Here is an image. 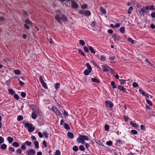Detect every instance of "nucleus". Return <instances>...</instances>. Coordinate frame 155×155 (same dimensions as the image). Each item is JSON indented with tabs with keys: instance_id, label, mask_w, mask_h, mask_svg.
<instances>
[{
	"instance_id": "nucleus-1",
	"label": "nucleus",
	"mask_w": 155,
	"mask_h": 155,
	"mask_svg": "<svg viewBox=\"0 0 155 155\" xmlns=\"http://www.w3.org/2000/svg\"><path fill=\"white\" fill-rule=\"evenodd\" d=\"M55 19L58 22H60L61 20L64 22L66 21L67 20L66 16L64 15H62L61 17H60L59 15L57 14L55 17Z\"/></svg>"
},
{
	"instance_id": "nucleus-2",
	"label": "nucleus",
	"mask_w": 155,
	"mask_h": 155,
	"mask_svg": "<svg viewBox=\"0 0 155 155\" xmlns=\"http://www.w3.org/2000/svg\"><path fill=\"white\" fill-rule=\"evenodd\" d=\"M52 110L56 115H58L60 117H62V114L56 107H53L52 108Z\"/></svg>"
},
{
	"instance_id": "nucleus-3",
	"label": "nucleus",
	"mask_w": 155,
	"mask_h": 155,
	"mask_svg": "<svg viewBox=\"0 0 155 155\" xmlns=\"http://www.w3.org/2000/svg\"><path fill=\"white\" fill-rule=\"evenodd\" d=\"M148 10V9H146V6L145 7H143L139 11V12L140 15L144 16L145 15L144 13L147 12L146 10Z\"/></svg>"
},
{
	"instance_id": "nucleus-4",
	"label": "nucleus",
	"mask_w": 155,
	"mask_h": 155,
	"mask_svg": "<svg viewBox=\"0 0 155 155\" xmlns=\"http://www.w3.org/2000/svg\"><path fill=\"white\" fill-rule=\"evenodd\" d=\"M71 5L74 9L77 8L78 7V4L76 3L74 0H71Z\"/></svg>"
},
{
	"instance_id": "nucleus-5",
	"label": "nucleus",
	"mask_w": 155,
	"mask_h": 155,
	"mask_svg": "<svg viewBox=\"0 0 155 155\" xmlns=\"http://www.w3.org/2000/svg\"><path fill=\"white\" fill-rule=\"evenodd\" d=\"M112 37L114 38V41L116 42H118L121 39L120 37L117 36L115 34H114L112 35Z\"/></svg>"
},
{
	"instance_id": "nucleus-6",
	"label": "nucleus",
	"mask_w": 155,
	"mask_h": 155,
	"mask_svg": "<svg viewBox=\"0 0 155 155\" xmlns=\"http://www.w3.org/2000/svg\"><path fill=\"white\" fill-rule=\"evenodd\" d=\"M106 106L107 107L112 108L113 107V104L110 101H107L106 102Z\"/></svg>"
},
{
	"instance_id": "nucleus-7",
	"label": "nucleus",
	"mask_w": 155,
	"mask_h": 155,
	"mask_svg": "<svg viewBox=\"0 0 155 155\" xmlns=\"http://www.w3.org/2000/svg\"><path fill=\"white\" fill-rule=\"evenodd\" d=\"M103 70L104 72H107L109 71V69L110 68L109 66L106 65H103L102 66Z\"/></svg>"
},
{
	"instance_id": "nucleus-8",
	"label": "nucleus",
	"mask_w": 155,
	"mask_h": 155,
	"mask_svg": "<svg viewBox=\"0 0 155 155\" xmlns=\"http://www.w3.org/2000/svg\"><path fill=\"white\" fill-rule=\"evenodd\" d=\"M35 152L33 149H30L27 152V154L28 155H34Z\"/></svg>"
},
{
	"instance_id": "nucleus-9",
	"label": "nucleus",
	"mask_w": 155,
	"mask_h": 155,
	"mask_svg": "<svg viewBox=\"0 0 155 155\" xmlns=\"http://www.w3.org/2000/svg\"><path fill=\"white\" fill-rule=\"evenodd\" d=\"M118 88L120 91H122L123 92H126V89L121 85H119V86H118Z\"/></svg>"
},
{
	"instance_id": "nucleus-10",
	"label": "nucleus",
	"mask_w": 155,
	"mask_h": 155,
	"mask_svg": "<svg viewBox=\"0 0 155 155\" xmlns=\"http://www.w3.org/2000/svg\"><path fill=\"white\" fill-rule=\"evenodd\" d=\"M91 12L89 10H86L84 11V15L87 16H90L91 15Z\"/></svg>"
},
{
	"instance_id": "nucleus-11",
	"label": "nucleus",
	"mask_w": 155,
	"mask_h": 155,
	"mask_svg": "<svg viewBox=\"0 0 155 155\" xmlns=\"http://www.w3.org/2000/svg\"><path fill=\"white\" fill-rule=\"evenodd\" d=\"M146 9L150 10H154L155 9L154 6L153 5H151L150 6H146Z\"/></svg>"
},
{
	"instance_id": "nucleus-12",
	"label": "nucleus",
	"mask_w": 155,
	"mask_h": 155,
	"mask_svg": "<svg viewBox=\"0 0 155 155\" xmlns=\"http://www.w3.org/2000/svg\"><path fill=\"white\" fill-rule=\"evenodd\" d=\"M68 136L71 139H73L74 138V135L71 132H68Z\"/></svg>"
},
{
	"instance_id": "nucleus-13",
	"label": "nucleus",
	"mask_w": 155,
	"mask_h": 155,
	"mask_svg": "<svg viewBox=\"0 0 155 155\" xmlns=\"http://www.w3.org/2000/svg\"><path fill=\"white\" fill-rule=\"evenodd\" d=\"M91 71V70L86 69L84 71V74L85 75H87Z\"/></svg>"
},
{
	"instance_id": "nucleus-14",
	"label": "nucleus",
	"mask_w": 155,
	"mask_h": 155,
	"mask_svg": "<svg viewBox=\"0 0 155 155\" xmlns=\"http://www.w3.org/2000/svg\"><path fill=\"white\" fill-rule=\"evenodd\" d=\"M25 22L28 25H32V22L31 21L28 19H26L25 21Z\"/></svg>"
},
{
	"instance_id": "nucleus-15",
	"label": "nucleus",
	"mask_w": 155,
	"mask_h": 155,
	"mask_svg": "<svg viewBox=\"0 0 155 155\" xmlns=\"http://www.w3.org/2000/svg\"><path fill=\"white\" fill-rule=\"evenodd\" d=\"M83 138L81 137V135L79 137L77 138V141L78 143H81L82 141L83 140Z\"/></svg>"
},
{
	"instance_id": "nucleus-16",
	"label": "nucleus",
	"mask_w": 155,
	"mask_h": 155,
	"mask_svg": "<svg viewBox=\"0 0 155 155\" xmlns=\"http://www.w3.org/2000/svg\"><path fill=\"white\" fill-rule=\"evenodd\" d=\"M130 124L131 125H132L134 127L137 128L139 127L138 125L136 123H133L132 122H130Z\"/></svg>"
},
{
	"instance_id": "nucleus-17",
	"label": "nucleus",
	"mask_w": 155,
	"mask_h": 155,
	"mask_svg": "<svg viewBox=\"0 0 155 155\" xmlns=\"http://www.w3.org/2000/svg\"><path fill=\"white\" fill-rule=\"evenodd\" d=\"M31 117L33 119H35L37 117V115L35 113L32 112L31 114Z\"/></svg>"
},
{
	"instance_id": "nucleus-18",
	"label": "nucleus",
	"mask_w": 155,
	"mask_h": 155,
	"mask_svg": "<svg viewBox=\"0 0 155 155\" xmlns=\"http://www.w3.org/2000/svg\"><path fill=\"white\" fill-rule=\"evenodd\" d=\"M139 91L144 96H147V94L145 93L141 89H140Z\"/></svg>"
},
{
	"instance_id": "nucleus-19",
	"label": "nucleus",
	"mask_w": 155,
	"mask_h": 155,
	"mask_svg": "<svg viewBox=\"0 0 155 155\" xmlns=\"http://www.w3.org/2000/svg\"><path fill=\"white\" fill-rule=\"evenodd\" d=\"M91 80L93 82H96L97 83H100V81L95 78H91Z\"/></svg>"
},
{
	"instance_id": "nucleus-20",
	"label": "nucleus",
	"mask_w": 155,
	"mask_h": 155,
	"mask_svg": "<svg viewBox=\"0 0 155 155\" xmlns=\"http://www.w3.org/2000/svg\"><path fill=\"white\" fill-rule=\"evenodd\" d=\"M32 125L31 124H29L28 123H26L25 125V126L26 127H27V128L29 129V128H30L32 126Z\"/></svg>"
},
{
	"instance_id": "nucleus-21",
	"label": "nucleus",
	"mask_w": 155,
	"mask_h": 155,
	"mask_svg": "<svg viewBox=\"0 0 155 155\" xmlns=\"http://www.w3.org/2000/svg\"><path fill=\"white\" fill-rule=\"evenodd\" d=\"M12 146L15 147H18L19 146L18 143L17 142H14L12 143Z\"/></svg>"
},
{
	"instance_id": "nucleus-22",
	"label": "nucleus",
	"mask_w": 155,
	"mask_h": 155,
	"mask_svg": "<svg viewBox=\"0 0 155 155\" xmlns=\"http://www.w3.org/2000/svg\"><path fill=\"white\" fill-rule=\"evenodd\" d=\"M81 137L84 140H89L88 137L86 135H81Z\"/></svg>"
},
{
	"instance_id": "nucleus-23",
	"label": "nucleus",
	"mask_w": 155,
	"mask_h": 155,
	"mask_svg": "<svg viewBox=\"0 0 155 155\" xmlns=\"http://www.w3.org/2000/svg\"><path fill=\"white\" fill-rule=\"evenodd\" d=\"M89 49L91 52L93 54H94L95 53V51L94 50L93 48L91 46L89 47Z\"/></svg>"
},
{
	"instance_id": "nucleus-24",
	"label": "nucleus",
	"mask_w": 155,
	"mask_h": 155,
	"mask_svg": "<svg viewBox=\"0 0 155 155\" xmlns=\"http://www.w3.org/2000/svg\"><path fill=\"white\" fill-rule=\"evenodd\" d=\"M34 145L35 148H39L38 142V141H35L34 142Z\"/></svg>"
},
{
	"instance_id": "nucleus-25",
	"label": "nucleus",
	"mask_w": 155,
	"mask_h": 155,
	"mask_svg": "<svg viewBox=\"0 0 155 155\" xmlns=\"http://www.w3.org/2000/svg\"><path fill=\"white\" fill-rule=\"evenodd\" d=\"M9 143H11L14 140L13 139L10 137H7Z\"/></svg>"
},
{
	"instance_id": "nucleus-26",
	"label": "nucleus",
	"mask_w": 155,
	"mask_h": 155,
	"mask_svg": "<svg viewBox=\"0 0 155 155\" xmlns=\"http://www.w3.org/2000/svg\"><path fill=\"white\" fill-rule=\"evenodd\" d=\"M7 147V145L6 144H3L0 147V148L2 150H5L6 149Z\"/></svg>"
},
{
	"instance_id": "nucleus-27",
	"label": "nucleus",
	"mask_w": 155,
	"mask_h": 155,
	"mask_svg": "<svg viewBox=\"0 0 155 155\" xmlns=\"http://www.w3.org/2000/svg\"><path fill=\"white\" fill-rule=\"evenodd\" d=\"M9 93L11 95H13L15 93V92L12 89H8Z\"/></svg>"
},
{
	"instance_id": "nucleus-28",
	"label": "nucleus",
	"mask_w": 155,
	"mask_h": 155,
	"mask_svg": "<svg viewBox=\"0 0 155 155\" xmlns=\"http://www.w3.org/2000/svg\"><path fill=\"white\" fill-rule=\"evenodd\" d=\"M100 60L102 61H104L106 60L105 56L101 55L100 58Z\"/></svg>"
},
{
	"instance_id": "nucleus-29",
	"label": "nucleus",
	"mask_w": 155,
	"mask_h": 155,
	"mask_svg": "<svg viewBox=\"0 0 155 155\" xmlns=\"http://www.w3.org/2000/svg\"><path fill=\"white\" fill-rule=\"evenodd\" d=\"M120 31L121 33H124L125 31V27H121L120 29Z\"/></svg>"
},
{
	"instance_id": "nucleus-30",
	"label": "nucleus",
	"mask_w": 155,
	"mask_h": 155,
	"mask_svg": "<svg viewBox=\"0 0 155 155\" xmlns=\"http://www.w3.org/2000/svg\"><path fill=\"white\" fill-rule=\"evenodd\" d=\"M100 10L101 12L104 14H105L106 13V11L104 9L103 7H101L100 8Z\"/></svg>"
},
{
	"instance_id": "nucleus-31",
	"label": "nucleus",
	"mask_w": 155,
	"mask_h": 155,
	"mask_svg": "<svg viewBox=\"0 0 155 155\" xmlns=\"http://www.w3.org/2000/svg\"><path fill=\"white\" fill-rule=\"evenodd\" d=\"M79 43L80 45L82 46H84L85 45L84 41L82 40H81L79 41Z\"/></svg>"
},
{
	"instance_id": "nucleus-32",
	"label": "nucleus",
	"mask_w": 155,
	"mask_h": 155,
	"mask_svg": "<svg viewBox=\"0 0 155 155\" xmlns=\"http://www.w3.org/2000/svg\"><path fill=\"white\" fill-rule=\"evenodd\" d=\"M24 144H26L28 146H30L31 144V143L30 141H27L24 143Z\"/></svg>"
},
{
	"instance_id": "nucleus-33",
	"label": "nucleus",
	"mask_w": 155,
	"mask_h": 155,
	"mask_svg": "<svg viewBox=\"0 0 155 155\" xmlns=\"http://www.w3.org/2000/svg\"><path fill=\"white\" fill-rule=\"evenodd\" d=\"M78 52L79 54H81L82 56H85L84 53L81 49H79L78 50Z\"/></svg>"
},
{
	"instance_id": "nucleus-34",
	"label": "nucleus",
	"mask_w": 155,
	"mask_h": 155,
	"mask_svg": "<svg viewBox=\"0 0 155 155\" xmlns=\"http://www.w3.org/2000/svg\"><path fill=\"white\" fill-rule=\"evenodd\" d=\"M86 65L87 67V68L88 69L87 70H91V71H92V68L91 66L90 65L89 63H87L86 64Z\"/></svg>"
},
{
	"instance_id": "nucleus-35",
	"label": "nucleus",
	"mask_w": 155,
	"mask_h": 155,
	"mask_svg": "<svg viewBox=\"0 0 155 155\" xmlns=\"http://www.w3.org/2000/svg\"><path fill=\"white\" fill-rule=\"evenodd\" d=\"M23 119V117L21 115H18L17 117V120L20 121L22 120Z\"/></svg>"
},
{
	"instance_id": "nucleus-36",
	"label": "nucleus",
	"mask_w": 155,
	"mask_h": 155,
	"mask_svg": "<svg viewBox=\"0 0 155 155\" xmlns=\"http://www.w3.org/2000/svg\"><path fill=\"white\" fill-rule=\"evenodd\" d=\"M64 127L65 129L67 130H70V127L67 124H64Z\"/></svg>"
},
{
	"instance_id": "nucleus-37",
	"label": "nucleus",
	"mask_w": 155,
	"mask_h": 155,
	"mask_svg": "<svg viewBox=\"0 0 155 155\" xmlns=\"http://www.w3.org/2000/svg\"><path fill=\"white\" fill-rule=\"evenodd\" d=\"M79 149L81 150L82 151H84L85 150L84 147L83 145H80L79 146Z\"/></svg>"
},
{
	"instance_id": "nucleus-38",
	"label": "nucleus",
	"mask_w": 155,
	"mask_h": 155,
	"mask_svg": "<svg viewBox=\"0 0 155 155\" xmlns=\"http://www.w3.org/2000/svg\"><path fill=\"white\" fill-rule=\"evenodd\" d=\"M109 126L108 124H106L104 126V129L106 131H108L109 130Z\"/></svg>"
},
{
	"instance_id": "nucleus-39",
	"label": "nucleus",
	"mask_w": 155,
	"mask_h": 155,
	"mask_svg": "<svg viewBox=\"0 0 155 155\" xmlns=\"http://www.w3.org/2000/svg\"><path fill=\"white\" fill-rule=\"evenodd\" d=\"M20 71L18 70H16L14 71V73L16 75L20 74Z\"/></svg>"
},
{
	"instance_id": "nucleus-40",
	"label": "nucleus",
	"mask_w": 155,
	"mask_h": 155,
	"mask_svg": "<svg viewBox=\"0 0 155 155\" xmlns=\"http://www.w3.org/2000/svg\"><path fill=\"white\" fill-rule=\"evenodd\" d=\"M126 81V80H124L123 79L119 80V81L120 82L121 84H126L125 81Z\"/></svg>"
},
{
	"instance_id": "nucleus-41",
	"label": "nucleus",
	"mask_w": 155,
	"mask_h": 155,
	"mask_svg": "<svg viewBox=\"0 0 155 155\" xmlns=\"http://www.w3.org/2000/svg\"><path fill=\"white\" fill-rule=\"evenodd\" d=\"M73 150L77 152L78 150V148L77 146H74L73 148Z\"/></svg>"
},
{
	"instance_id": "nucleus-42",
	"label": "nucleus",
	"mask_w": 155,
	"mask_h": 155,
	"mask_svg": "<svg viewBox=\"0 0 155 155\" xmlns=\"http://www.w3.org/2000/svg\"><path fill=\"white\" fill-rule=\"evenodd\" d=\"M96 23L95 21H92L91 22V25L92 28H94L95 26V25L96 24Z\"/></svg>"
},
{
	"instance_id": "nucleus-43",
	"label": "nucleus",
	"mask_w": 155,
	"mask_h": 155,
	"mask_svg": "<svg viewBox=\"0 0 155 155\" xmlns=\"http://www.w3.org/2000/svg\"><path fill=\"white\" fill-rule=\"evenodd\" d=\"M131 132L134 134H137V131L134 130H131Z\"/></svg>"
},
{
	"instance_id": "nucleus-44",
	"label": "nucleus",
	"mask_w": 155,
	"mask_h": 155,
	"mask_svg": "<svg viewBox=\"0 0 155 155\" xmlns=\"http://www.w3.org/2000/svg\"><path fill=\"white\" fill-rule=\"evenodd\" d=\"M106 143L107 146H110L112 145V142L111 141H109L107 142Z\"/></svg>"
},
{
	"instance_id": "nucleus-45",
	"label": "nucleus",
	"mask_w": 155,
	"mask_h": 155,
	"mask_svg": "<svg viewBox=\"0 0 155 155\" xmlns=\"http://www.w3.org/2000/svg\"><path fill=\"white\" fill-rule=\"evenodd\" d=\"M34 130V128L32 127V126L28 129V131L30 132H31Z\"/></svg>"
},
{
	"instance_id": "nucleus-46",
	"label": "nucleus",
	"mask_w": 155,
	"mask_h": 155,
	"mask_svg": "<svg viewBox=\"0 0 155 155\" xmlns=\"http://www.w3.org/2000/svg\"><path fill=\"white\" fill-rule=\"evenodd\" d=\"M22 153V151L21 150V149H18L16 151V153L18 154H21Z\"/></svg>"
},
{
	"instance_id": "nucleus-47",
	"label": "nucleus",
	"mask_w": 155,
	"mask_h": 155,
	"mask_svg": "<svg viewBox=\"0 0 155 155\" xmlns=\"http://www.w3.org/2000/svg\"><path fill=\"white\" fill-rule=\"evenodd\" d=\"M133 9V7L132 6H130L128 11V14H130L131 12V11H132Z\"/></svg>"
},
{
	"instance_id": "nucleus-48",
	"label": "nucleus",
	"mask_w": 155,
	"mask_h": 155,
	"mask_svg": "<svg viewBox=\"0 0 155 155\" xmlns=\"http://www.w3.org/2000/svg\"><path fill=\"white\" fill-rule=\"evenodd\" d=\"M128 41L132 44L134 43V41L130 38H128Z\"/></svg>"
},
{
	"instance_id": "nucleus-49",
	"label": "nucleus",
	"mask_w": 155,
	"mask_h": 155,
	"mask_svg": "<svg viewBox=\"0 0 155 155\" xmlns=\"http://www.w3.org/2000/svg\"><path fill=\"white\" fill-rule=\"evenodd\" d=\"M111 85L113 86V88H116V86L115 85V83L114 82L112 81L111 82Z\"/></svg>"
},
{
	"instance_id": "nucleus-50",
	"label": "nucleus",
	"mask_w": 155,
	"mask_h": 155,
	"mask_svg": "<svg viewBox=\"0 0 155 155\" xmlns=\"http://www.w3.org/2000/svg\"><path fill=\"white\" fill-rule=\"evenodd\" d=\"M146 102L149 105H150V106H152V104L151 101L150 100L147 99L146 100Z\"/></svg>"
},
{
	"instance_id": "nucleus-51",
	"label": "nucleus",
	"mask_w": 155,
	"mask_h": 155,
	"mask_svg": "<svg viewBox=\"0 0 155 155\" xmlns=\"http://www.w3.org/2000/svg\"><path fill=\"white\" fill-rule=\"evenodd\" d=\"M61 152L59 150L56 151L55 153V155H60Z\"/></svg>"
},
{
	"instance_id": "nucleus-52",
	"label": "nucleus",
	"mask_w": 155,
	"mask_h": 155,
	"mask_svg": "<svg viewBox=\"0 0 155 155\" xmlns=\"http://www.w3.org/2000/svg\"><path fill=\"white\" fill-rule=\"evenodd\" d=\"M133 86L134 87H138V85L137 83L136 82H134L133 84Z\"/></svg>"
},
{
	"instance_id": "nucleus-53",
	"label": "nucleus",
	"mask_w": 155,
	"mask_h": 155,
	"mask_svg": "<svg viewBox=\"0 0 155 155\" xmlns=\"http://www.w3.org/2000/svg\"><path fill=\"white\" fill-rule=\"evenodd\" d=\"M40 79L39 80L41 82V83L42 84V83H43L44 82V81L42 77V76H40Z\"/></svg>"
},
{
	"instance_id": "nucleus-54",
	"label": "nucleus",
	"mask_w": 155,
	"mask_h": 155,
	"mask_svg": "<svg viewBox=\"0 0 155 155\" xmlns=\"http://www.w3.org/2000/svg\"><path fill=\"white\" fill-rule=\"evenodd\" d=\"M40 79L39 80L41 82V83L42 84V83H43L44 82V81L42 77V76H40Z\"/></svg>"
},
{
	"instance_id": "nucleus-55",
	"label": "nucleus",
	"mask_w": 155,
	"mask_h": 155,
	"mask_svg": "<svg viewBox=\"0 0 155 155\" xmlns=\"http://www.w3.org/2000/svg\"><path fill=\"white\" fill-rule=\"evenodd\" d=\"M43 87L45 89H47L48 88L47 86L46 83L44 82L42 84Z\"/></svg>"
},
{
	"instance_id": "nucleus-56",
	"label": "nucleus",
	"mask_w": 155,
	"mask_h": 155,
	"mask_svg": "<svg viewBox=\"0 0 155 155\" xmlns=\"http://www.w3.org/2000/svg\"><path fill=\"white\" fill-rule=\"evenodd\" d=\"M44 135L45 137L46 138H47L48 137V134L46 132H43Z\"/></svg>"
},
{
	"instance_id": "nucleus-57",
	"label": "nucleus",
	"mask_w": 155,
	"mask_h": 155,
	"mask_svg": "<svg viewBox=\"0 0 155 155\" xmlns=\"http://www.w3.org/2000/svg\"><path fill=\"white\" fill-rule=\"evenodd\" d=\"M84 51L86 52H87L89 51V50H88V48L86 46H85L84 47Z\"/></svg>"
},
{
	"instance_id": "nucleus-58",
	"label": "nucleus",
	"mask_w": 155,
	"mask_h": 155,
	"mask_svg": "<svg viewBox=\"0 0 155 155\" xmlns=\"http://www.w3.org/2000/svg\"><path fill=\"white\" fill-rule=\"evenodd\" d=\"M81 8L82 9H86L87 8V5L86 4H84L81 6Z\"/></svg>"
},
{
	"instance_id": "nucleus-59",
	"label": "nucleus",
	"mask_w": 155,
	"mask_h": 155,
	"mask_svg": "<svg viewBox=\"0 0 155 155\" xmlns=\"http://www.w3.org/2000/svg\"><path fill=\"white\" fill-rule=\"evenodd\" d=\"M14 97L17 100H18L19 99V97L18 95L17 94H15L14 95Z\"/></svg>"
},
{
	"instance_id": "nucleus-60",
	"label": "nucleus",
	"mask_w": 155,
	"mask_h": 155,
	"mask_svg": "<svg viewBox=\"0 0 155 155\" xmlns=\"http://www.w3.org/2000/svg\"><path fill=\"white\" fill-rule=\"evenodd\" d=\"M4 142V139L3 137L1 136L0 137V143H3Z\"/></svg>"
},
{
	"instance_id": "nucleus-61",
	"label": "nucleus",
	"mask_w": 155,
	"mask_h": 155,
	"mask_svg": "<svg viewBox=\"0 0 155 155\" xmlns=\"http://www.w3.org/2000/svg\"><path fill=\"white\" fill-rule=\"evenodd\" d=\"M19 84L21 86H23L25 84V83L24 82H22L21 81L20 79L18 80Z\"/></svg>"
},
{
	"instance_id": "nucleus-62",
	"label": "nucleus",
	"mask_w": 155,
	"mask_h": 155,
	"mask_svg": "<svg viewBox=\"0 0 155 155\" xmlns=\"http://www.w3.org/2000/svg\"><path fill=\"white\" fill-rule=\"evenodd\" d=\"M24 27L27 29H29L30 28L29 26L27 24H24Z\"/></svg>"
},
{
	"instance_id": "nucleus-63",
	"label": "nucleus",
	"mask_w": 155,
	"mask_h": 155,
	"mask_svg": "<svg viewBox=\"0 0 155 155\" xmlns=\"http://www.w3.org/2000/svg\"><path fill=\"white\" fill-rule=\"evenodd\" d=\"M21 149L23 150H25L26 149V147L24 144H22L21 147Z\"/></svg>"
},
{
	"instance_id": "nucleus-64",
	"label": "nucleus",
	"mask_w": 155,
	"mask_h": 155,
	"mask_svg": "<svg viewBox=\"0 0 155 155\" xmlns=\"http://www.w3.org/2000/svg\"><path fill=\"white\" fill-rule=\"evenodd\" d=\"M8 149L12 152H14L15 151V150L13 147H9Z\"/></svg>"
}]
</instances>
